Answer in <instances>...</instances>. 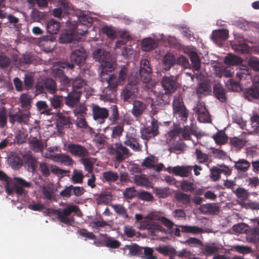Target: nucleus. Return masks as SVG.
Masks as SVG:
<instances>
[{
  "instance_id": "49530a36",
  "label": "nucleus",
  "mask_w": 259,
  "mask_h": 259,
  "mask_svg": "<svg viewBox=\"0 0 259 259\" xmlns=\"http://www.w3.org/2000/svg\"><path fill=\"white\" fill-rule=\"evenodd\" d=\"M60 24L54 19L50 20L47 23V29L50 34H56L60 29Z\"/></svg>"
},
{
  "instance_id": "09e8293b",
  "label": "nucleus",
  "mask_w": 259,
  "mask_h": 259,
  "mask_svg": "<svg viewBox=\"0 0 259 259\" xmlns=\"http://www.w3.org/2000/svg\"><path fill=\"white\" fill-rule=\"evenodd\" d=\"M103 178L104 181L108 183L115 182L119 178L118 175L112 170L105 171L103 173Z\"/></svg>"
},
{
  "instance_id": "412c9836",
  "label": "nucleus",
  "mask_w": 259,
  "mask_h": 259,
  "mask_svg": "<svg viewBox=\"0 0 259 259\" xmlns=\"http://www.w3.org/2000/svg\"><path fill=\"white\" fill-rule=\"evenodd\" d=\"M252 87L248 89L244 93V96L249 101L259 98V76Z\"/></svg>"
},
{
  "instance_id": "052dcab7",
  "label": "nucleus",
  "mask_w": 259,
  "mask_h": 259,
  "mask_svg": "<svg viewBox=\"0 0 259 259\" xmlns=\"http://www.w3.org/2000/svg\"><path fill=\"white\" fill-rule=\"evenodd\" d=\"M196 158L198 162L200 163H204L207 162L209 160V156L206 154L202 152L200 149H196L195 151Z\"/></svg>"
},
{
  "instance_id": "c85d7f7f",
  "label": "nucleus",
  "mask_w": 259,
  "mask_h": 259,
  "mask_svg": "<svg viewBox=\"0 0 259 259\" xmlns=\"http://www.w3.org/2000/svg\"><path fill=\"white\" fill-rule=\"evenodd\" d=\"M175 56L170 52H167L163 57L162 60V68L165 71L169 70L176 63Z\"/></svg>"
},
{
  "instance_id": "423d86ee",
  "label": "nucleus",
  "mask_w": 259,
  "mask_h": 259,
  "mask_svg": "<svg viewBox=\"0 0 259 259\" xmlns=\"http://www.w3.org/2000/svg\"><path fill=\"white\" fill-rule=\"evenodd\" d=\"M87 57V55L83 48L79 47L72 50L70 55L71 63L66 64V67L70 69H73L75 64L80 66H82L85 63Z\"/></svg>"
},
{
  "instance_id": "338daca9",
  "label": "nucleus",
  "mask_w": 259,
  "mask_h": 259,
  "mask_svg": "<svg viewBox=\"0 0 259 259\" xmlns=\"http://www.w3.org/2000/svg\"><path fill=\"white\" fill-rule=\"evenodd\" d=\"M27 135L22 131H18L15 136L14 141L17 144H22L26 142Z\"/></svg>"
},
{
  "instance_id": "cd10ccee",
  "label": "nucleus",
  "mask_w": 259,
  "mask_h": 259,
  "mask_svg": "<svg viewBox=\"0 0 259 259\" xmlns=\"http://www.w3.org/2000/svg\"><path fill=\"white\" fill-rule=\"evenodd\" d=\"M199 210L204 214H214L220 211V207L217 203H207L201 205Z\"/></svg>"
},
{
  "instance_id": "f704fd0d",
  "label": "nucleus",
  "mask_w": 259,
  "mask_h": 259,
  "mask_svg": "<svg viewBox=\"0 0 259 259\" xmlns=\"http://www.w3.org/2000/svg\"><path fill=\"white\" fill-rule=\"evenodd\" d=\"M102 241L104 245L108 248L116 249L119 248L121 245L120 242L118 240L115 239L113 237L108 236L107 235H105Z\"/></svg>"
},
{
  "instance_id": "393cba45",
  "label": "nucleus",
  "mask_w": 259,
  "mask_h": 259,
  "mask_svg": "<svg viewBox=\"0 0 259 259\" xmlns=\"http://www.w3.org/2000/svg\"><path fill=\"white\" fill-rule=\"evenodd\" d=\"M215 70L216 75L219 77L224 76L230 78L234 73V68L230 66H215Z\"/></svg>"
},
{
  "instance_id": "4c0bfd02",
  "label": "nucleus",
  "mask_w": 259,
  "mask_h": 259,
  "mask_svg": "<svg viewBox=\"0 0 259 259\" xmlns=\"http://www.w3.org/2000/svg\"><path fill=\"white\" fill-rule=\"evenodd\" d=\"M102 63V70L100 73L101 78H102V77L110 75V74H109L108 73H112L114 70L113 64L107 61V60Z\"/></svg>"
},
{
  "instance_id": "f3484780",
  "label": "nucleus",
  "mask_w": 259,
  "mask_h": 259,
  "mask_svg": "<svg viewBox=\"0 0 259 259\" xmlns=\"http://www.w3.org/2000/svg\"><path fill=\"white\" fill-rule=\"evenodd\" d=\"M102 80H106L108 83L107 88L110 90L112 92V97H110L109 99L114 98L115 95V93L117 90V87L119 84H122L121 83L119 80L118 78L116 75L114 74H110V75H108L107 76L102 77Z\"/></svg>"
},
{
  "instance_id": "0eeeda50",
  "label": "nucleus",
  "mask_w": 259,
  "mask_h": 259,
  "mask_svg": "<svg viewBox=\"0 0 259 259\" xmlns=\"http://www.w3.org/2000/svg\"><path fill=\"white\" fill-rule=\"evenodd\" d=\"M173 112L176 117L180 118L183 121H186L189 115V111L184 105L182 98L179 96L175 97L172 102Z\"/></svg>"
},
{
  "instance_id": "ea45409f",
  "label": "nucleus",
  "mask_w": 259,
  "mask_h": 259,
  "mask_svg": "<svg viewBox=\"0 0 259 259\" xmlns=\"http://www.w3.org/2000/svg\"><path fill=\"white\" fill-rule=\"evenodd\" d=\"M242 62V59L235 55L228 54L224 58L225 64L229 65H237Z\"/></svg>"
},
{
  "instance_id": "9d476101",
  "label": "nucleus",
  "mask_w": 259,
  "mask_h": 259,
  "mask_svg": "<svg viewBox=\"0 0 259 259\" xmlns=\"http://www.w3.org/2000/svg\"><path fill=\"white\" fill-rule=\"evenodd\" d=\"M111 150L115 153V159L118 162H122L130 155V150L121 143H116Z\"/></svg>"
},
{
  "instance_id": "4be33fe9",
  "label": "nucleus",
  "mask_w": 259,
  "mask_h": 259,
  "mask_svg": "<svg viewBox=\"0 0 259 259\" xmlns=\"http://www.w3.org/2000/svg\"><path fill=\"white\" fill-rule=\"evenodd\" d=\"M123 143L125 145L131 148L134 151H141V146L139 143L138 139L135 136L127 134Z\"/></svg>"
},
{
  "instance_id": "e2e57ef3",
  "label": "nucleus",
  "mask_w": 259,
  "mask_h": 259,
  "mask_svg": "<svg viewBox=\"0 0 259 259\" xmlns=\"http://www.w3.org/2000/svg\"><path fill=\"white\" fill-rule=\"evenodd\" d=\"M156 250L164 255H172L176 253V250L174 248L168 246L159 247Z\"/></svg>"
},
{
  "instance_id": "6e6552de",
  "label": "nucleus",
  "mask_w": 259,
  "mask_h": 259,
  "mask_svg": "<svg viewBox=\"0 0 259 259\" xmlns=\"http://www.w3.org/2000/svg\"><path fill=\"white\" fill-rule=\"evenodd\" d=\"M152 68L150 66L149 61L147 59H142L140 62L139 73H136L133 75L134 78L139 77V81L141 80L145 83H148L151 80Z\"/></svg>"
},
{
  "instance_id": "69168bd1",
  "label": "nucleus",
  "mask_w": 259,
  "mask_h": 259,
  "mask_svg": "<svg viewBox=\"0 0 259 259\" xmlns=\"http://www.w3.org/2000/svg\"><path fill=\"white\" fill-rule=\"evenodd\" d=\"M213 138L215 143L219 145L224 144L227 141V137L224 133H217L213 135Z\"/></svg>"
},
{
  "instance_id": "f8f14e48",
  "label": "nucleus",
  "mask_w": 259,
  "mask_h": 259,
  "mask_svg": "<svg viewBox=\"0 0 259 259\" xmlns=\"http://www.w3.org/2000/svg\"><path fill=\"white\" fill-rule=\"evenodd\" d=\"M140 229L148 230L149 234L152 236H158L159 232H163L165 230L161 225L150 223L145 220L140 222Z\"/></svg>"
},
{
  "instance_id": "79ce46f5",
  "label": "nucleus",
  "mask_w": 259,
  "mask_h": 259,
  "mask_svg": "<svg viewBox=\"0 0 259 259\" xmlns=\"http://www.w3.org/2000/svg\"><path fill=\"white\" fill-rule=\"evenodd\" d=\"M189 57L193 69L198 71L200 68V60L198 54L194 51H191L189 53Z\"/></svg>"
},
{
  "instance_id": "13d9d810",
  "label": "nucleus",
  "mask_w": 259,
  "mask_h": 259,
  "mask_svg": "<svg viewBox=\"0 0 259 259\" xmlns=\"http://www.w3.org/2000/svg\"><path fill=\"white\" fill-rule=\"evenodd\" d=\"M180 187L185 192H192L195 189V185L193 182L183 180L181 182Z\"/></svg>"
},
{
  "instance_id": "7c9ffc66",
  "label": "nucleus",
  "mask_w": 259,
  "mask_h": 259,
  "mask_svg": "<svg viewBox=\"0 0 259 259\" xmlns=\"http://www.w3.org/2000/svg\"><path fill=\"white\" fill-rule=\"evenodd\" d=\"M233 192L240 201L239 204L241 206L245 205V201L248 199L249 195L247 190L244 188L238 187Z\"/></svg>"
},
{
  "instance_id": "dca6fc26",
  "label": "nucleus",
  "mask_w": 259,
  "mask_h": 259,
  "mask_svg": "<svg viewBox=\"0 0 259 259\" xmlns=\"http://www.w3.org/2000/svg\"><path fill=\"white\" fill-rule=\"evenodd\" d=\"M161 83L164 90L170 94L175 93L178 88L176 79L172 75L163 77Z\"/></svg>"
},
{
  "instance_id": "e433bc0d",
  "label": "nucleus",
  "mask_w": 259,
  "mask_h": 259,
  "mask_svg": "<svg viewBox=\"0 0 259 259\" xmlns=\"http://www.w3.org/2000/svg\"><path fill=\"white\" fill-rule=\"evenodd\" d=\"M110 206L116 213L123 219H127L129 218L127 209L123 205L120 204H111Z\"/></svg>"
},
{
  "instance_id": "9b49d317",
  "label": "nucleus",
  "mask_w": 259,
  "mask_h": 259,
  "mask_svg": "<svg viewBox=\"0 0 259 259\" xmlns=\"http://www.w3.org/2000/svg\"><path fill=\"white\" fill-rule=\"evenodd\" d=\"M92 115L93 119L100 123L105 122L109 116V111L105 107H101L98 105L94 104L92 106Z\"/></svg>"
},
{
  "instance_id": "a18cd8bd",
  "label": "nucleus",
  "mask_w": 259,
  "mask_h": 259,
  "mask_svg": "<svg viewBox=\"0 0 259 259\" xmlns=\"http://www.w3.org/2000/svg\"><path fill=\"white\" fill-rule=\"evenodd\" d=\"M71 124L70 118L63 115L59 116L57 119V126L59 129L68 128Z\"/></svg>"
},
{
  "instance_id": "6e6d98bb",
  "label": "nucleus",
  "mask_w": 259,
  "mask_h": 259,
  "mask_svg": "<svg viewBox=\"0 0 259 259\" xmlns=\"http://www.w3.org/2000/svg\"><path fill=\"white\" fill-rule=\"evenodd\" d=\"M219 248L214 243L206 244L203 250V253L206 255H211L219 251Z\"/></svg>"
},
{
  "instance_id": "8fccbe9b",
  "label": "nucleus",
  "mask_w": 259,
  "mask_h": 259,
  "mask_svg": "<svg viewBox=\"0 0 259 259\" xmlns=\"http://www.w3.org/2000/svg\"><path fill=\"white\" fill-rule=\"evenodd\" d=\"M125 248L129 250L130 253L134 256H140L143 254V247L133 244L132 245H125Z\"/></svg>"
},
{
  "instance_id": "72a5a7b5",
  "label": "nucleus",
  "mask_w": 259,
  "mask_h": 259,
  "mask_svg": "<svg viewBox=\"0 0 259 259\" xmlns=\"http://www.w3.org/2000/svg\"><path fill=\"white\" fill-rule=\"evenodd\" d=\"M109 55L108 52L105 49H98L93 53V57L96 61L103 62L106 61Z\"/></svg>"
},
{
  "instance_id": "2eb2a0df",
  "label": "nucleus",
  "mask_w": 259,
  "mask_h": 259,
  "mask_svg": "<svg viewBox=\"0 0 259 259\" xmlns=\"http://www.w3.org/2000/svg\"><path fill=\"white\" fill-rule=\"evenodd\" d=\"M67 150L71 155L78 157H84L89 155V152L87 148L78 144L70 143L68 144Z\"/></svg>"
},
{
  "instance_id": "bb28decb",
  "label": "nucleus",
  "mask_w": 259,
  "mask_h": 259,
  "mask_svg": "<svg viewBox=\"0 0 259 259\" xmlns=\"http://www.w3.org/2000/svg\"><path fill=\"white\" fill-rule=\"evenodd\" d=\"M169 93L165 91L164 93L160 92L157 95L155 101V105L157 106L156 108L162 109L166 105H168L170 102Z\"/></svg>"
},
{
  "instance_id": "39448f33",
  "label": "nucleus",
  "mask_w": 259,
  "mask_h": 259,
  "mask_svg": "<svg viewBox=\"0 0 259 259\" xmlns=\"http://www.w3.org/2000/svg\"><path fill=\"white\" fill-rule=\"evenodd\" d=\"M139 77L134 78L133 75L129 76L128 83L121 93V98L124 102L131 103L137 97L139 88Z\"/></svg>"
},
{
  "instance_id": "4468645a",
  "label": "nucleus",
  "mask_w": 259,
  "mask_h": 259,
  "mask_svg": "<svg viewBox=\"0 0 259 259\" xmlns=\"http://www.w3.org/2000/svg\"><path fill=\"white\" fill-rule=\"evenodd\" d=\"M192 166H176L168 167L166 170L169 173H172L176 176L189 177L192 176Z\"/></svg>"
},
{
  "instance_id": "5fc2aeb1",
  "label": "nucleus",
  "mask_w": 259,
  "mask_h": 259,
  "mask_svg": "<svg viewBox=\"0 0 259 259\" xmlns=\"http://www.w3.org/2000/svg\"><path fill=\"white\" fill-rule=\"evenodd\" d=\"M33 60V58L32 56L29 54H23L21 58L19 59V60H17V59H15V62H18L17 64H19L21 66H24L27 64H30L32 61Z\"/></svg>"
},
{
  "instance_id": "bf43d9fd",
  "label": "nucleus",
  "mask_w": 259,
  "mask_h": 259,
  "mask_svg": "<svg viewBox=\"0 0 259 259\" xmlns=\"http://www.w3.org/2000/svg\"><path fill=\"white\" fill-rule=\"evenodd\" d=\"M62 98V96L57 95L50 97V101L52 107L56 109L60 108L63 105Z\"/></svg>"
},
{
  "instance_id": "20e7f679",
  "label": "nucleus",
  "mask_w": 259,
  "mask_h": 259,
  "mask_svg": "<svg viewBox=\"0 0 259 259\" xmlns=\"http://www.w3.org/2000/svg\"><path fill=\"white\" fill-rule=\"evenodd\" d=\"M79 210L77 205L69 204L64 208H58L54 210V213L57 215L59 222L68 226H72L75 222L73 212L76 213Z\"/></svg>"
},
{
  "instance_id": "a19ab883",
  "label": "nucleus",
  "mask_w": 259,
  "mask_h": 259,
  "mask_svg": "<svg viewBox=\"0 0 259 259\" xmlns=\"http://www.w3.org/2000/svg\"><path fill=\"white\" fill-rule=\"evenodd\" d=\"M212 38L214 41L225 40L229 36L228 31L225 29H219L213 32Z\"/></svg>"
},
{
  "instance_id": "6ab92c4d",
  "label": "nucleus",
  "mask_w": 259,
  "mask_h": 259,
  "mask_svg": "<svg viewBox=\"0 0 259 259\" xmlns=\"http://www.w3.org/2000/svg\"><path fill=\"white\" fill-rule=\"evenodd\" d=\"M71 91L81 95L86 90V81L81 77L77 76L72 79Z\"/></svg>"
},
{
  "instance_id": "2f4dec72",
  "label": "nucleus",
  "mask_w": 259,
  "mask_h": 259,
  "mask_svg": "<svg viewBox=\"0 0 259 259\" xmlns=\"http://www.w3.org/2000/svg\"><path fill=\"white\" fill-rule=\"evenodd\" d=\"M134 183L138 186L143 187H150L151 183L149 178L144 174L135 175L133 178Z\"/></svg>"
},
{
  "instance_id": "3c124183",
  "label": "nucleus",
  "mask_w": 259,
  "mask_h": 259,
  "mask_svg": "<svg viewBox=\"0 0 259 259\" xmlns=\"http://www.w3.org/2000/svg\"><path fill=\"white\" fill-rule=\"evenodd\" d=\"M45 85L47 92L54 94L57 91V85L55 81L52 78H47L45 81Z\"/></svg>"
},
{
  "instance_id": "b1692460",
  "label": "nucleus",
  "mask_w": 259,
  "mask_h": 259,
  "mask_svg": "<svg viewBox=\"0 0 259 259\" xmlns=\"http://www.w3.org/2000/svg\"><path fill=\"white\" fill-rule=\"evenodd\" d=\"M213 94L214 96L221 102L224 103L226 101V91L223 85L220 83L218 82L213 85Z\"/></svg>"
},
{
  "instance_id": "58836bf2",
  "label": "nucleus",
  "mask_w": 259,
  "mask_h": 259,
  "mask_svg": "<svg viewBox=\"0 0 259 259\" xmlns=\"http://www.w3.org/2000/svg\"><path fill=\"white\" fill-rule=\"evenodd\" d=\"M179 227L181 228V231L183 233L198 234L204 232L202 228L196 226L180 225Z\"/></svg>"
},
{
  "instance_id": "603ef678",
  "label": "nucleus",
  "mask_w": 259,
  "mask_h": 259,
  "mask_svg": "<svg viewBox=\"0 0 259 259\" xmlns=\"http://www.w3.org/2000/svg\"><path fill=\"white\" fill-rule=\"evenodd\" d=\"M124 131V123H119L112 128L111 138L119 139Z\"/></svg>"
},
{
  "instance_id": "f257e3e1",
  "label": "nucleus",
  "mask_w": 259,
  "mask_h": 259,
  "mask_svg": "<svg viewBox=\"0 0 259 259\" xmlns=\"http://www.w3.org/2000/svg\"><path fill=\"white\" fill-rule=\"evenodd\" d=\"M91 22L88 20L87 17L78 18V22L74 25L72 29L69 30H65L60 34L59 37L60 42L62 44L69 43L73 41H77L81 39V36L85 35L87 33V29L81 30L79 26L82 25H91Z\"/></svg>"
},
{
  "instance_id": "1a4fd4ad",
  "label": "nucleus",
  "mask_w": 259,
  "mask_h": 259,
  "mask_svg": "<svg viewBox=\"0 0 259 259\" xmlns=\"http://www.w3.org/2000/svg\"><path fill=\"white\" fill-rule=\"evenodd\" d=\"M141 137L143 140L148 141L159 135V124L158 121L153 119L151 125L141 130Z\"/></svg>"
},
{
  "instance_id": "c756f323",
  "label": "nucleus",
  "mask_w": 259,
  "mask_h": 259,
  "mask_svg": "<svg viewBox=\"0 0 259 259\" xmlns=\"http://www.w3.org/2000/svg\"><path fill=\"white\" fill-rule=\"evenodd\" d=\"M147 105L145 103L141 101L135 100L133 103L132 113L135 117H139L143 113Z\"/></svg>"
},
{
  "instance_id": "f03ea898",
  "label": "nucleus",
  "mask_w": 259,
  "mask_h": 259,
  "mask_svg": "<svg viewBox=\"0 0 259 259\" xmlns=\"http://www.w3.org/2000/svg\"><path fill=\"white\" fill-rule=\"evenodd\" d=\"M0 180L6 182L5 188L8 195H12L15 192L17 195H21L24 192V188L30 187L31 183L27 182L21 178L15 177L14 179V186H11L9 181V178L3 171L0 170Z\"/></svg>"
},
{
  "instance_id": "c03bdc74",
  "label": "nucleus",
  "mask_w": 259,
  "mask_h": 259,
  "mask_svg": "<svg viewBox=\"0 0 259 259\" xmlns=\"http://www.w3.org/2000/svg\"><path fill=\"white\" fill-rule=\"evenodd\" d=\"M23 159L27 166L32 171L34 170L37 166V161L31 154L27 153L23 156Z\"/></svg>"
},
{
  "instance_id": "de8ad7c7",
  "label": "nucleus",
  "mask_w": 259,
  "mask_h": 259,
  "mask_svg": "<svg viewBox=\"0 0 259 259\" xmlns=\"http://www.w3.org/2000/svg\"><path fill=\"white\" fill-rule=\"evenodd\" d=\"M157 43L152 38H145L142 41V49L144 51H150L157 48Z\"/></svg>"
},
{
  "instance_id": "a211bd4d",
  "label": "nucleus",
  "mask_w": 259,
  "mask_h": 259,
  "mask_svg": "<svg viewBox=\"0 0 259 259\" xmlns=\"http://www.w3.org/2000/svg\"><path fill=\"white\" fill-rule=\"evenodd\" d=\"M30 112L28 110H24L19 113L10 115V122L14 123L17 122L19 123L26 124L29 120Z\"/></svg>"
},
{
  "instance_id": "0e129e2a",
  "label": "nucleus",
  "mask_w": 259,
  "mask_h": 259,
  "mask_svg": "<svg viewBox=\"0 0 259 259\" xmlns=\"http://www.w3.org/2000/svg\"><path fill=\"white\" fill-rule=\"evenodd\" d=\"M128 69L126 67L123 66L120 68L119 71L118 77L117 78L122 84H123L125 83V81L128 76Z\"/></svg>"
},
{
  "instance_id": "774afa93",
  "label": "nucleus",
  "mask_w": 259,
  "mask_h": 259,
  "mask_svg": "<svg viewBox=\"0 0 259 259\" xmlns=\"http://www.w3.org/2000/svg\"><path fill=\"white\" fill-rule=\"evenodd\" d=\"M250 241L254 243L259 242V225L255 227L251 231L250 235Z\"/></svg>"
},
{
  "instance_id": "4d7b16f0",
  "label": "nucleus",
  "mask_w": 259,
  "mask_h": 259,
  "mask_svg": "<svg viewBox=\"0 0 259 259\" xmlns=\"http://www.w3.org/2000/svg\"><path fill=\"white\" fill-rule=\"evenodd\" d=\"M196 131L193 129V126H184L183 130L181 129L182 137L185 140H189L191 139V134L195 135Z\"/></svg>"
},
{
  "instance_id": "a878e982",
  "label": "nucleus",
  "mask_w": 259,
  "mask_h": 259,
  "mask_svg": "<svg viewBox=\"0 0 259 259\" xmlns=\"http://www.w3.org/2000/svg\"><path fill=\"white\" fill-rule=\"evenodd\" d=\"M28 144L30 149L35 152H42L44 150L43 142L35 137L30 136Z\"/></svg>"
},
{
  "instance_id": "ddd939ff",
  "label": "nucleus",
  "mask_w": 259,
  "mask_h": 259,
  "mask_svg": "<svg viewBox=\"0 0 259 259\" xmlns=\"http://www.w3.org/2000/svg\"><path fill=\"white\" fill-rule=\"evenodd\" d=\"M158 158L154 155H150L145 158L142 163V166L148 169H153L157 172L162 170L164 165L162 163H158Z\"/></svg>"
},
{
  "instance_id": "c9c22d12",
  "label": "nucleus",
  "mask_w": 259,
  "mask_h": 259,
  "mask_svg": "<svg viewBox=\"0 0 259 259\" xmlns=\"http://www.w3.org/2000/svg\"><path fill=\"white\" fill-rule=\"evenodd\" d=\"M235 168L238 172H246L250 166V163L245 159H239L238 161H235Z\"/></svg>"
},
{
  "instance_id": "864d4df0",
  "label": "nucleus",
  "mask_w": 259,
  "mask_h": 259,
  "mask_svg": "<svg viewBox=\"0 0 259 259\" xmlns=\"http://www.w3.org/2000/svg\"><path fill=\"white\" fill-rule=\"evenodd\" d=\"M176 200L185 205H188L190 203V195L183 192H178L175 194Z\"/></svg>"
},
{
  "instance_id": "473e14b6",
  "label": "nucleus",
  "mask_w": 259,
  "mask_h": 259,
  "mask_svg": "<svg viewBox=\"0 0 259 259\" xmlns=\"http://www.w3.org/2000/svg\"><path fill=\"white\" fill-rule=\"evenodd\" d=\"M210 92V85L206 81L201 82L196 90V93L199 97L207 96L209 94Z\"/></svg>"
},
{
  "instance_id": "7ed1b4c3",
  "label": "nucleus",
  "mask_w": 259,
  "mask_h": 259,
  "mask_svg": "<svg viewBox=\"0 0 259 259\" xmlns=\"http://www.w3.org/2000/svg\"><path fill=\"white\" fill-rule=\"evenodd\" d=\"M249 78H251L250 69L248 66L242 65L237 70L236 80L230 78L225 82V85L230 91L239 92L241 90L240 81Z\"/></svg>"
},
{
  "instance_id": "aec40b11",
  "label": "nucleus",
  "mask_w": 259,
  "mask_h": 259,
  "mask_svg": "<svg viewBox=\"0 0 259 259\" xmlns=\"http://www.w3.org/2000/svg\"><path fill=\"white\" fill-rule=\"evenodd\" d=\"M48 157L54 161L60 163L66 166L72 165L73 162V159L70 156L63 153L50 154Z\"/></svg>"
},
{
  "instance_id": "37998d69",
  "label": "nucleus",
  "mask_w": 259,
  "mask_h": 259,
  "mask_svg": "<svg viewBox=\"0 0 259 259\" xmlns=\"http://www.w3.org/2000/svg\"><path fill=\"white\" fill-rule=\"evenodd\" d=\"M32 97L28 94H22L20 97V102L21 107L25 109V110H28L31 107Z\"/></svg>"
},
{
  "instance_id": "5701e85b",
  "label": "nucleus",
  "mask_w": 259,
  "mask_h": 259,
  "mask_svg": "<svg viewBox=\"0 0 259 259\" xmlns=\"http://www.w3.org/2000/svg\"><path fill=\"white\" fill-rule=\"evenodd\" d=\"M81 95L73 91H70L65 99V104L69 107H76L79 103Z\"/></svg>"
},
{
  "instance_id": "680f3d73",
  "label": "nucleus",
  "mask_w": 259,
  "mask_h": 259,
  "mask_svg": "<svg viewBox=\"0 0 259 259\" xmlns=\"http://www.w3.org/2000/svg\"><path fill=\"white\" fill-rule=\"evenodd\" d=\"M153 249L148 247H143V254L141 256L142 259H157V256L153 254Z\"/></svg>"
}]
</instances>
